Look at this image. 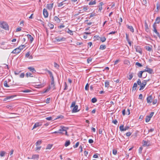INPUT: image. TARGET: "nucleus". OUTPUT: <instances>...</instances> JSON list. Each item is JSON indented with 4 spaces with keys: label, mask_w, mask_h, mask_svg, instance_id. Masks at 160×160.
Here are the masks:
<instances>
[{
    "label": "nucleus",
    "mask_w": 160,
    "mask_h": 160,
    "mask_svg": "<svg viewBox=\"0 0 160 160\" xmlns=\"http://www.w3.org/2000/svg\"><path fill=\"white\" fill-rule=\"evenodd\" d=\"M147 81L146 80H143L142 82L140 79H138L137 81V84L138 85L140 86V88L139 90L141 91L145 87V86L147 84Z\"/></svg>",
    "instance_id": "obj_1"
},
{
    "label": "nucleus",
    "mask_w": 160,
    "mask_h": 160,
    "mask_svg": "<svg viewBox=\"0 0 160 160\" xmlns=\"http://www.w3.org/2000/svg\"><path fill=\"white\" fill-rule=\"evenodd\" d=\"M0 27L1 28L6 30H8L9 29V26L8 23L5 22H0Z\"/></svg>",
    "instance_id": "obj_2"
},
{
    "label": "nucleus",
    "mask_w": 160,
    "mask_h": 160,
    "mask_svg": "<svg viewBox=\"0 0 160 160\" xmlns=\"http://www.w3.org/2000/svg\"><path fill=\"white\" fill-rule=\"evenodd\" d=\"M152 27L153 28V32L156 33V34L159 37V38L160 39V34L157 31L156 29L157 25H155V24H153L152 25Z\"/></svg>",
    "instance_id": "obj_3"
},
{
    "label": "nucleus",
    "mask_w": 160,
    "mask_h": 160,
    "mask_svg": "<svg viewBox=\"0 0 160 160\" xmlns=\"http://www.w3.org/2000/svg\"><path fill=\"white\" fill-rule=\"evenodd\" d=\"M151 145V143L148 141L143 140L142 141V146L144 147H148Z\"/></svg>",
    "instance_id": "obj_4"
},
{
    "label": "nucleus",
    "mask_w": 160,
    "mask_h": 160,
    "mask_svg": "<svg viewBox=\"0 0 160 160\" xmlns=\"http://www.w3.org/2000/svg\"><path fill=\"white\" fill-rule=\"evenodd\" d=\"M60 128H61L59 129L58 130V132H59L58 133L63 134L62 132L66 131V129H68V128L66 127L63 126H61Z\"/></svg>",
    "instance_id": "obj_5"
},
{
    "label": "nucleus",
    "mask_w": 160,
    "mask_h": 160,
    "mask_svg": "<svg viewBox=\"0 0 160 160\" xmlns=\"http://www.w3.org/2000/svg\"><path fill=\"white\" fill-rule=\"evenodd\" d=\"M134 47L136 49V51L137 52H139L141 54H142V50L140 46H135Z\"/></svg>",
    "instance_id": "obj_6"
},
{
    "label": "nucleus",
    "mask_w": 160,
    "mask_h": 160,
    "mask_svg": "<svg viewBox=\"0 0 160 160\" xmlns=\"http://www.w3.org/2000/svg\"><path fill=\"white\" fill-rule=\"evenodd\" d=\"M144 72H146L150 74H152L153 72V70L148 67H146L145 69L143 71Z\"/></svg>",
    "instance_id": "obj_7"
},
{
    "label": "nucleus",
    "mask_w": 160,
    "mask_h": 160,
    "mask_svg": "<svg viewBox=\"0 0 160 160\" xmlns=\"http://www.w3.org/2000/svg\"><path fill=\"white\" fill-rule=\"evenodd\" d=\"M55 39L57 42L63 41L65 40V38L63 37L61 38L59 37H56Z\"/></svg>",
    "instance_id": "obj_8"
},
{
    "label": "nucleus",
    "mask_w": 160,
    "mask_h": 160,
    "mask_svg": "<svg viewBox=\"0 0 160 160\" xmlns=\"http://www.w3.org/2000/svg\"><path fill=\"white\" fill-rule=\"evenodd\" d=\"M46 71L49 73L50 75V77L51 78V81H54V77L52 74V73L50 71L46 69Z\"/></svg>",
    "instance_id": "obj_9"
},
{
    "label": "nucleus",
    "mask_w": 160,
    "mask_h": 160,
    "mask_svg": "<svg viewBox=\"0 0 160 160\" xmlns=\"http://www.w3.org/2000/svg\"><path fill=\"white\" fill-rule=\"evenodd\" d=\"M21 52L19 49L18 48H17L14 49L11 52L13 54H18Z\"/></svg>",
    "instance_id": "obj_10"
},
{
    "label": "nucleus",
    "mask_w": 160,
    "mask_h": 160,
    "mask_svg": "<svg viewBox=\"0 0 160 160\" xmlns=\"http://www.w3.org/2000/svg\"><path fill=\"white\" fill-rule=\"evenodd\" d=\"M82 9H80L79 10V13H80L81 12H83V11H86L88 10V6H84L83 7H82Z\"/></svg>",
    "instance_id": "obj_11"
},
{
    "label": "nucleus",
    "mask_w": 160,
    "mask_h": 160,
    "mask_svg": "<svg viewBox=\"0 0 160 160\" xmlns=\"http://www.w3.org/2000/svg\"><path fill=\"white\" fill-rule=\"evenodd\" d=\"M43 14L45 18H47L48 15V12L47 10L45 8L43 9Z\"/></svg>",
    "instance_id": "obj_12"
},
{
    "label": "nucleus",
    "mask_w": 160,
    "mask_h": 160,
    "mask_svg": "<svg viewBox=\"0 0 160 160\" xmlns=\"http://www.w3.org/2000/svg\"><path fill=\"white\" fill-rule=\"evenodd\" d=\"M47 8L49 10H51L53 8V3L48 4L47 5Z\"/></svg>",
    "instance_id": "obj_13"
},
{
    "label": "nucleus",
    "mask_w": 160,
    "mask_h": 160,
    "mask_svg": "<svg viewBox=\"0 0 160 160\" xmlns=\"http://www.w3.org/2000/svg\"><path fill=\"white\" fill-rule=\"evenodd\" d=\"M14 97V96L11 95L10 96H7L6 97V98H5L4 99V101H6L8 100H11L13 99V98Z\"/></svg>",
    "instance_id": "obj_14"
},
{
    "label": "nucleus",
    "mask_w": 160,
    "mask_h": 160,
    "mask_svg": "<svg viewBox=\"0 0 160 160\" xmlns=\"http://www.w3.org/2000/svg\"><path fill=\"white\" fill-rule=\"evenodd\" d=\"M152 99V97L151 96H149L147 98V100L148 103H150L151 102Z\"/></svg>",
    "instance_id": "obj_15"
},
{
    "label": "nucleus",
    "mask_w": 160,
    "mask_h": 160,
    "mask_svg": "<svg viewBox=\"0 0 160 160\" xmlns=\"http://www.w3.org/2000/svg\"><path fill=\"white\" fill-rule=\"evenodd\" d=\"M28 69L32 73H35L36 72L35 69L33 67H29Z\"/></svg>",
    "instance_id": "obj_16"
},
{
    "label": "nucleus",
    "mask_w": 160,
    "mask_h": 160,
    "mask_svg": "<svg viewBox=\"0 0 160 160\" xmlns=\"http://www.w3.org/2000/svg\"><path fill=\"white\" fill-rule=\"evenodd\" d=\"M78 105H76L74 107V108L72 110V112H76L79 111V110H78Z\"/></svg>",
    "instance_id": "obj_17"
},
{
    "label": "nucleus",
    "mask_w": 160,
    "mask_h": 160,
    "mask_svg": "<svg viewBox=\"0 0 160 160\" xmlns=\"http://www.w3.org/2000/svg\"><path fill=\"white\" fill-rule=\"evenodd\" d=\"M160 22V17H158L155 19V22L153 24H155V25H156V24H159Z\"/></svg>",
    "instance_id": "obj_18"
},
{
    "label": "nucleus",
    "mask_w": 160,
    "mask_h": 160,
    "mask_svg": "<svg viewBox=\"0 0 160 160\" xmlns=\"http://www.w3.org/2000/svg\"><path fill=\"white\" fill-rule=\"evenodd\" d=\"M145 31L147 32H149V29L148 27V26L146 22H145Z\"/></svg>",
    "instance_id": "obj_19"
},
{
    "label": "nucleus",
    "mask_w": 160,
    "mask_h": 160,
    "mask_svg": "<svg viewBox=\"0 0 160 160\" xmlns=\"http://www.w3.org/2000/svg\"><path fill=\"white\" fill-rule=\"evenodd\" d=\"M41 124L39 122H37V123H35L34 124V125L32 129L36 128L37 127H38L41 126Z\"/></svg>",
    "instance_id": "obj_20"
},
{
    "label": "nucleus",
    "mask_w": 160,
    "mask_h": 160,
    "mask_svg": "<svg viewBox=\"0 0 160 160\" xmlns=\"http://www.w3.org/2000/svg\"><path fill=\"white\" fill-rule=\"evenodd\" d=\"M127 27L128 29H129L130 30L131 32H134V29H133V27L132 26H129L128 25L127 26Z\"/></svg>",
    "instance_id": "obj_21"
},
{
    "label": "nucleus",
    "mask_w": 160,
    "mask_h": 160,
    "mask_svg": "<svg viewBox=\"0 0 160 160\" xmlns=\"http://www.w3.org/2000/svg\"><path fill=\"white\" fill-rule=\"evenodd\" d=\"M6 152L4 151H2L0 152V156L1 157H4L5 154H6Z\"/></svg>",
    "instance_id": "obj_22"
},
{
    "label": "nucleus",
    "mask_w": 160,
    "mask_h": 160,
    "mask_svg": "<svg viewBox=\"0 0 160 160\" xmlns=\"http://www.w3.org/2000/svg\"><path fill=\"white\" fill-rule=\"evenodd\" d=\"M144 72V71H143L139 72L138 74V77L140 78H141L142 76V74Z\"/></svg>",
    "instance_id": "obj_23"
},
{
    "label": "nucleus",
    "mask_w": 160,
    "mask_h": 160,
    "mask_svg": "<svg viewBox=\"0 0 160 160\" xmlns=\"http://www.w3.org/2000/svg\"><path fill=\"white\" fill-rule=\"evenodd\" d=\"M27 36L28 38L30 39L31 42H32L33 40V37L30 34H28Z\"/></svg>",
    "instance_id": "obj_24"
},
{
    "label": "nucleus",
    "mask_w": 160,
    "mask_h": 160,
    "mask_svg": "<svg viewBox=\"0 0 160 160\" xmlns=\"http://www.w3.org/2000/svg\"><path fill=\"white\" fill-rule=\"evenodd\" d=\"M39 156L38 155H36V154L33 155L32 156V158L34 159H38L39 158Z\"/></svg>",
    "instance_id": "obj_25"
},
{
    "label": "nucleus",
    "mask_w": 160,
    "mask_h": 160,
    "mask_svg": "<svg viewBox=\"0 0 160 160\" xmlns=\"http://www.w3.org/2000/svg\"><path fill=\"white\" fill-rule=\"evenodd\" d=\"M54 20L57 22H59L61 21L60 19L57 16L54 17Z\"/></svg>",
    "instance_id": "obj_26"
},
{
    "label": "nucleus",
    "mask_w": 160,
    "mask_h": 160,
    "mask_svg": "<svg viewBox=\"0 0 160 160\" xmlns=\"http://www.w3.org/2000/svg\"><path fill=\"white\" fill-rule=\"evenodd\" d=\"M152 46H146L145 47V49L149 51H151L152 50Z\"/></svg>",
    "instance_id": "obj_27"
},
{
    "label": "nucleus",
    "mask_w": 160,
    "mask_h": 160,
    "mask_svg": "<svg viewBox=\"0 0 160 160\" xmlns=\"http://www.w3.org/2000/svg\"><path fill=\"white\" fill-rule=\"evenodd\" d=\"M50 86L48 87L47 88L44 89L43 92V93H46V92H48L49 91V90H50Z\"/></svg>",
    "instance_id": "obj_28"
},
{
    "label": "nucleus",
    "mask_w": 160,
    "mask_h": 160,
    "mask_svg": "<svg viewBox=\"0 0 160 160\" xmlns=\"http://www.w3.org/2000/svg\"><path fill=\"white\" fill-rule=\"evenodd\" d=\"M103 4V2H100V5L99 6V9H98L99 11L101 12V11L102 10V6Z\"/></svg>",
    "instance_id": "obj_29"
},
{
    "label": "nucleus",
    "mask_w": 160,
    "mask_h": 160,
    "mask_svg": "<svg viewBox=\"0 0 160 160\" xmlns=\"http://www.w3.org/2000/svg\"><path fill=\"white\" fill-rule=\"evenodd\" d=\"M26 77L28 78V77H33V76H32V74L29 72H27L26 74Z\"/></svg>",
    "instance_id": "obj_30"
},
{
    "label": "nucleus",
    "mask_w": 160,
    "mask_h": 160,
    "mask_svg": "<svg viewBox=\"0 0 160 160\" xmlns=\"http://www.w3.org/2000/svg\"><path fill=\"white\" fill-rule=\"evenodd\" d=\"M25 47V46L24 45H21L18 48L19 49L20 51L21 52V50H22Z\"/></svg>",
    "instance_id": "obj_31"
},
{
    "label": "nucleus",
    "mask_w": 160,
    "mask_h": 160,
    "mask_svg": "<svg viewBox=\"0 0 160 160\" xmlns=\"http://www.w3.org/2000/svg\"><path fill=\"white\" fill-rule=\"evenodd\" d=\"M66 31L68 33H69L70 34V35H73V32L72 31L70 30L68 28V30L67 31L66 30Z\"/></svg>",
    "instance_id": "obj_32"
},
{
    "label": "nucleus",
    "mask_w": 160,
    "mask_h": 160,
    "mask_svg": "<svg viewBox=\"0 0 160 160\" xmlns=\"http://www.w3.org/2000/svg\"><path fill=\"white\" fill-rule=\"evenodd\" d=\"M70 144V142L69 140H68L66 141L65 144V146L66 147L68 146Z\"/></svg>",
    "instance_id": "obj_33"
},
{
    "label": "nucleus",
    "mask_w": 160,
    "mask_h": 160,
    "mask_svg": "<svg viewBox=\"0 0 160 160\" xmlns=\"http://www.w3.org/2000/svg\"><path fill=\"white\" fill-rule=\"evenodd\" d=\"M42 143V141L41 140L38 141L36 143V145L37 146H38L40 145Z\"/></svg>",
    "instance_id": "obj_34"
},
{
    "label": "nucleus",
    "mask_w": 160,
    "mask_h": 160,
    "mask_svg": "<svg viewBox=\"0 0 160 160\" xmlns=\"http://www.w3.org/2000/svg\"><path fill=\"white\" fill-rule=\"evenodd\" d=\"M106 46L104 45H101L100 46V49L101 50H103L105 49Z\"/></svg>",
    "instance_id": "obj_35"
},
{
    "label": "nucleus",
    "mask_w": 160,
    "mask_h": 160,
    "mask_svg": "<svg viewBox=\"0 0 160 160\" xmlns=\"http://www.w3.org/2000/svg\"><path fill=\"white\" fill-rule=\"evenodd\" d=\"M137 83H134L133 84V87H132V90H135L136 89V88L137 86Z\"/></svg>",
    "instance_id": "obj_36"
},
{
    "label": "nucleus",
    "mask_w": 160,
    "mask_h": 160,
    "mask_svg": "<svg viewBox=\"0 0 160 160\" xmlns=\"http://www.w3.org/2000/svg\"><path fill=\"white\" fill-rule=\"evenodd\" d=\"M4 86L5 87H9V86L7 84V81H5L3 83Z\"/></svg>",
    "instance_id": "obj_37"
},
{
    "label": "nucleus",
    "mask_w": 160,
    "mask_h": 160,
    "mask_svg": "<svg viewBox=\"0 0 160 160\" xmlns=\"http://www.w3.org/2000/svg\"><path fill=\"white\" fill-rule=\"evenodd\" d=\"M48 26L51 29H52L54 28V25L51 23H49Z\"/></svg>",
    "instance_id": "obj_38"
},
{
    "label": "nucleus",
    "mask_w": 160,
    "mask_h": 160,
    "mask_svg": "<svg viewBox=\"0 0 160 160\" xmlns=\"http://www.w3.org/2000/svg\"><path fill=\"white\" fill-rule=\"evenodd\" d=\"M96 3V2L95 0L93 1H91L89 3V5H92L95 4Z\"/></svg>",
    "instance_id": "obj_39"
},
{
    "label": "nucleus",
    "mask_w": 160,
    "mask_h": 160,
    "mask_svg": "<svg viewBox=\"0 0 160 160\" xmlns=\"http://www.w3.org/2000/svg\"><path fill=\"white\" fill-rule=\"evenodd\" d=\"M52 144H48L46 147V149H51L52 147Z\"/></svg>",
    "instance_id": "obj_40"
},
{
    "label": "nucleus",
    "mask_w": 160,
    "mask_h": 160,
    "mask_svg": "<svg viewBox=\"0 0 160 160\" xmlns=\"http://www.w3.org/2000/svg\"><path fill=\"white\" fill-rule=\"evenodd\" d=\"M135 65L139 67H141L142 66V65L141 64L138 62L136 63Z\"/></svg>",
    "instance_id": "obj_41"
},
{
    "label": "nucleus",
    "mask_w": 160,
    "mask_h": 160,
    "mask_svg": "<svg viewBox=\"0 0 160 160\" xmlns=\"http://www.w3.org/2000/svg\"><path fill=\"white\" fill-rule=\"evenodd\" d=\"M124 125H121L119 127L120 130L121 131H124Z\"/></svg>",
    "instance_id": "obj_42"
},
{
    "label": "nucleus",
    "mask_w": 160,
    "mask_h": 160,
    "mask_svg": "<svg viewBox=\"0 0 160 160\" xmlns=\"http://www.w3.org/2000/svg\"><path fill=\"white\" fill-rule=\"evenodd\" d=\"M150 118L148 116L146 117V118L145 119V121L146 122H149L150 120Z\"/></svg>",
    "instance_id": "obj_43"
},
{
    "label": "nucleus",
    "mask_w": 160,
    "mask_h": 160,
    "mask_svg": "<svg viewBox=\"0 0 160 160\" xmlns=\"http://www.w3.org/2000/svg\"><path fill=\"white\" fill-rule=\"evenodd\" d=\"M97 99L96 98H93L92 99V100H91V101H92V102L93 103L96 102H97Z\"/></svg>",
    "instance_id": "obj_44"
},
{
    "label": "nucleus",
    "mask_w": 160,
    "mask_h": 160,
    "mask_svg": "<svg viewBox=\"0 0 160 160\" xmlns=\"http://www.w3.org/2000/svg\"><path fill=\"white\" fill-rule=\"evenodd\" d=\"M105 85L106 87H108L109 86V82L108 81L105 82Z\"/></svg>",
    "instance_id": "obj_45"
},
{
    "label": "nucleus",
    "mask_w": 160,
    "mask_h": 160,
    "mask_svg": "<svg viewBox=\"0 0 160 160\" xmlns=\"http://www.w3.org/2000/svg\"><path fill=\"white\" fill-rule=\"evenodd\" d=\"M54 66L56 68L58 69L59 68V65L56 62H54Z\"/></svg>",
    "instance_id": "obj_46"
},
{
    "label": "nucleus",
    "mask_w": 160,
    "mask_h": 160,
    "mask_svg": "<svg viewBox=\"0 0 160 160\" xmlns=\"http://www.w3.org/2000/svg\"><path fill=\"white\" fill-rule=\"evenodd\" d=\"M106 38L105 37H101L100 38V40L102 42H103L106 41Z\"/></svg>",
    "instance_id": "obj_47"
},
{
    "label": "nucleus",
    "mask_w": 160,
    "mask_h": 160,
    "mask_svg": "<svg viewBox=\"0 0 160 160\" xmlns=\"http://www.w3.org/2000/svg\"><path fill=\"white\" fill-rule=\"evenodd\" d=\"M22 92H23L28 93V92H31V90H29V89H27V90H23Z\"/></svg>",
    "instance_id": "obj_48"
},
{
    "label": "nucleus",
    "mask_w": 160,
    "mask_h": 160,
    "mask_svg": "<svg viewBox=\"0 0 160 160\" xmlns=\"http://www.w3.org/2000/svg\"><path fill=\"white\" fill-rule=\"evenodd\" d=\"M14 152V150L13 149H12L10 151V152L9 153V155L11 156V157H12V155L13 153Z\"/></svg>",
    "instance_id": "obj_49"
},
{
    "label": "nucleus",
    "mask_w": 160,
    "mask_h": 160,
    "mask_svg": "<svg viewBox=\"0 0 160 160\" xmlns=\"http://www.w3.org/2000/svg\"><path fill=\"white\" fill-rule=\"evenodd\" d=\"M117 150L116 149H114L112 150V153L114 155H116L117 153Z\"/></svg>",
    "instance_id": "obj_50"
},
{
    "label": "nucleus",
    "mask_w": 160,
    "mask_h": 160,
    "mask_svg": "<svg viewBox=\"0 0 160 160\" xmlns=\"http://www.w3.org/2000/svg\"><path fill=\"white\" fill-rule=\"evenodd\" d=\"M79 144V142H77L76 143L75 145L73 146V148H77Z\"/></svg>",
    "instance_id": "obj_51"
},
{
    "label": "nucleus",
    "mask_w": 160,
    "mask_h": 160,
    "mask_svg": "<svg viewBox=\"0 0 160 160\" xmlns=\"http://www.w3.org/2000/svg\"><path fill=\"white\" fill-rule=\"evenodd\" d=\"M64 4V3H63V2H62L58 4V7H61L62 6V5H63Z\"/></svg>",
    "instance_id": "obj_52"
},
{
    "label": "nucleus",
    "mask_w": 160,
    "mask_h": 160,
    "mask_svg": "<svg viewBox=\"0 0 160 160\" xmlns=\"http://www.w3.org/2000/svg\"><path fill=\"white\" fill-rule=\"evenodd\" d=\"M129 128V127L128 126H125L124 128V131H125L128 130Z\"/></svg>",
    "instance_id": "obj_53"
},
{
    "label": "nucleus",
    "mask_w": 160,
    "mask_h": 160,
    "mask_svg": "<svg viewBox=\"0 0 160 160\" xmlns=\"http://www.w3.org/2000/svg\"><path fill=\"white\" fill-rule=\"evenodd\" d=\"M30 55V52H27L25 55V57L26 58H29V57Z\"/></svg>",
    "instance_id": "obj_54"
},
{
    "label": "nucleus",
    "mask_w": 160,
    "mask_h": 160,
    "mask_svg": "<svg viewBox=\"0 0 160 160\" xmlns=\"http://www.w3.org/2000/svg\"><path fill=\"white\" fill-rule=\"evenodd\" d=\"M89 87V85L88 83H87L85 87V89L86 90H88V89Z\"/></svg>",
    "instance_id": "obj_55"
},
{
    "label": "nucleus",
    "mask_w": 160,
    "mask_h": 160,
    "mask_svg": "<svg viewBox=\"0 0 160 160\" xmlns=\"http://www.w3.org/2000/svg\"><path fill=\"white\" fill-rule=\"evenodd\" d=\"M154 112H151L149 116H148L150 118H152L154 114Z\"/></svg>",
    "instance_id": "obj_56"
},
{
    "label": "nucleus",
    "mask_w": 160,
    "mask_h": 160,
    "mask_svg": "<svg viewBox=\"0 0 160 160\" xmlns=\"http://www.w3.org/2000/svg\"><path fill=\"white\" fill-rule=\"evenodd\" d=\"M126 39L127 41V42H129L130 41V40L129 38L128 35L127 33H126Z\"/></svg>",
    "instance_id": "obj_57"
},
{
    "label": "nucleus",
    "mask_w": 160,
    "mask_h": 160,
    "mask_svg": "<svg viewBox=\"0 0 160 160\" xmlns=\"http://www.w3.org/2000/svg\"><path fill=\"white\" fill-rule=\"evenodd\" d=\"M75 103H76L75 102H72L71 106V107H73L75 106Z\"/></svg>",
    "instance_id": "obj_58"
},
{
    "label": "nucleus",
    "mask_w": 160,
    "mask_h": 160,
    "mask_svg": "<svg viewBox=\"0 0 160 160\" xmlns=\"http://www.w3.org/2000/svg\"><path fill=\"white\" fill-rule=\"evenodd\" d=\"M64 86H65V88H64V90H67V83L66 82H65L64 83Z\"/></svg>",
    "instance_id": "obj_59"
},
{
    "label": "nucleus",
    "mask_w": 160,
    "mask_h": 160,
    "mask_svg": "<svg viewBox=\"0 0 160 160\" xmlns=\"http://www.w3.org/2000/svg\"><path fill=\"white\" fill-rule=\"evenodd\" d=\"M24 73H22L20 74V77L21 78H24Z\"/></svg>",
    "instance_id": "obj_60"
},
{
    "label": "nucleus",
    "mask_w": 160,
    "mask_h": 160,
    "mask_svg": "<svg viewBox=\"0 0 160 160\" xmlns=\"http://www.w3.org/2000/svg\"><path fill=\"white\" fill-rule=\"evenodd\" d=\"M51 85L52 87H54L55 85L54 84V81H51Z\"/></svg>",
    "instance_id": "obj_61"
},
{
    "label": "nucleus",
    "mask_w": 160,
    "mask_h": 160,
    "mask_svg": "<svg viewBox=\"0 0 160 160\" xmlns=\"http://www.w3.org/2000/svg\"><path fill=\"white\" fill-rule=\"evenodd\" d=\"M46 119L47 120L50 121L52 120V118L51 117H49L46 118Z\"/></svg>",
    "instance_id": "obj_62"
},
{
    "label": "nucleus",
    "mask_w": 160,
    "mask_h": 160,
    "mask_svg": "<svg viewBox=\"0 0 160 160\" xmlns=\"http://www.w3.org/2000/svg\"><path fill=\"white\" fill-rule=\"evenodd\" d=\"M50 98H47L46 100V103H49L50 101Z\"/></svg>",
    "instance_id": "obj_63"
},
{
    "label": "nucleus",
    "mask_w": 160,
    "mask_h": 160,
    "mask_svg": "<svg viewBox=\"0 0 160 160\" xmlns=\"http://www.w3.org/2000/svg\"><path fill=\"white\" fill-rule=\"evenodd\" d=\"M133 76L132 74H130L129 75V77L128 78V79L130 80H131Z\"/></svg>",
    "instance_id": "obj_64"
}]
</instances>
